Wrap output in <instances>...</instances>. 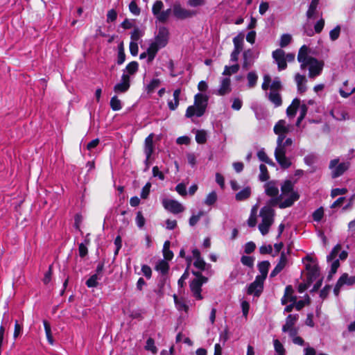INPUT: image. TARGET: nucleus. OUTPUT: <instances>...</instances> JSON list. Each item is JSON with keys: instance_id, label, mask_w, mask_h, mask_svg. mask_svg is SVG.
I'll list each match as a JSON object with an SVG mask.
<instances>
[{"instance_id": "6e6552de", "label": "nucleus", "mask_w": 355, "mask_h": 355, "mask_svg": "<svg viewBox=\"0 0 355 355\" xmlns=\"http://www.w3.org/2000/svg\"><path fill=\"white\" fill-rule=\"evenodd\" d=\"M162 205L166 210L175 214L184 211V206L175 200L164 198L162 200Z\"/></svg>"}, {"instance_id": "f03ea898", "label": "nucleus", "mask_w": 355, "mask_h": 355, "mask_svg": "<svg viewBox=\"0 0 355 355\" xmlns=\"http://www.w3.org/2000/svg\"><path fill=\"white\" fill-rule=\"evenodd\" d=\"M293 144V139L287 138L286 140L282 137L277 139V146L275 150V157L277 163L283 168H288L291 166V159L286 156L287 147Z\"/></svg>"}, {"instance_id": "e433bc0d", "label": "nucleus", "mask_w": 355, "mask_h": 355, "mask_svg": "<svg viewBox=\"0 0 355 355\" xmlns=\"http://www.w3.org/2000/svg\"><path fill=\"white\" fill-rule=\"evenodd\" d=\"M186 259L188 261L187 268L186 269V270L184 271L183 275L181 276V277L179 279L178 282L179 286H180V287H183L184 286L185 280L189 277L188 268H189V265H190V263L191 262V257H187Z\"/></svg>"}, {"instance_id": "f3484780", "label": "nucleus", "mask_w": 355, "mask_h": 355, "mask_svg": "<svg viewBox=\"0 0 355 355\" xmlns=\"http://www.w3.org/2000/svg\"><path fill=\"white\" fill-rule=\"evenodd\" d=\"M232 92L231 80L230 77L220 78L218 89L216 94L219 96H225L229 94Z\"/></svg>"}, {"instance_id": "4468645a", "label": "nucleus", "mask_w": 355, "mask_h": 355, "mask_svg": "<svg viewBox=\"0 0 355 355\" xmlns=\"http://www.w3.org/2000/svg\"><path fill=\"white\" fill-rule=\"evenodd\" d=\"M309 49L306 45H303L299 50L297 60L300 63V68L304 69L307 67V63L313 57L309 55Z\"/></svg>"}, {"instance_id": "9b49d317", "label": "nucleus", "mask_w": 355, "mask_h": 355, "mask_svg": "<svg viewBox=\"0 0 355 355\" xmlns=\"http://www.w3.org/2000/svg\"><path fill=\"white\" fill-rule=\"evenodd\" d=\"M323 62L322 61H319L315 58L310 59L309 62L307 63V67L309 70V77L314 78L320 74L322 68H323Z\"/></svg>"}, {"instance_id": "2eb2a0df", "label": "nucleus", "mask_w": 355, "mask_h": 355, "mask_svg": "<svg viewBox=\"0 0 355 355\" xmlns=\"http://www.w3.org/2000/svg\"><path fill=\"white\" fill-rule=\"evenodd\" d=\"M173 12L175 17L184 19L196 15V12L182 8L180 4L175 3L173 6Z\"/></svg>"}, {"instance_id": "aec40b11", "label": "nucleus", "mask_w": 355, "mask_h": 355, "mask_svg": "<svg viewBox=\"0 0 355 355\" xmlns=\"http://www.w3.org/2000/svg\"><path fill=\"white\" fill-rule=\"evenodd\" d=\"M287 257L284 252H282L279 262L270 272V277H274L277 275L287 266Z\"/></svg>"}, {"instance_id": "a878e982", "label": "nucleus", "mask_w": 355, "mask_h": 355, "mask_svg": "<svg viewBox=\"0 0 355 355\" xmlns=\"http://www.w3.org/2000/svg\"><path fill=\"white\" fill-rule=\"evenodd\" d=\"M270 265V262L268 261H263L260 262L258 264V269H259L261 275H257V277H260L261 279L265 280L267 277V275H268Z\"/></svg>"}, {"instance_id": "dca6fc26", "label": "nucleus", "mask_w": 355, "mask_h": 355, "mask_svg": "<svg viewBox=\"0 0 355 355\" xmlns=\"http://www.w3.org/2000/svg\"><path fill=\"white\" fill-rule=\"evenodd\" d=\"M264 281V279L256 277L255 280L250 284L248 288V293L249 295L259 296L263 291Z\"/></svg>"}, {"instance_id": "4c0bfd02", "label": "nucleus", "mask_w": 355, "mask_h": 355, "mask_svg": "<svg viewBox=\"0 0 355 355\" xmlns=\"http://www.w3.org/2000/svg\"><path fill=\"white\" fill-rule=\"evenodd\" d=\"M43 324H44L45 333H46V336L48 342L51 345H53V338L52 334H51V326L46 320H44Z\"/></svg>"}, {"instance_id": "20e7f679", "label": "nucleus", "mask_w": 355, "mask_h": 355, "mask_svg": "<svg viewBox=\"0 0 355 355\" xmlns=\"http://www.w3.org/2000/svg\"><path fill=\"white\" fill-rule=\"evenodd\" d=\"M261 218V222L259 225V230L262 235H266L269 232L270 226L274 223L275 211L268 206L262 207L259 212Z\"/></svg>"}, {"instance_id": "e2e57ef3", "label": "nucleus", "mask_w": 355, "mask_h": 355, "mask_svg": "<svg viewBox=\"0 0 355 355\" xmlns=\"http://www.w3.org/2000/svg\"><path fill=\"white\" fill-rule=\"evenodd\" d=\"M130 11L135 15H139L140 13V9L137 6L136 2L132 1L130 2L129 5Z\"/></svg>"}, {"instance_id": "ddd939ff", "label": "nucleus", "mask_w": 355, "mask_h": 355, "mask_svg": "<svg viewBox=\"0 0 355 355\" xmlns=\"http://www.w3.org/2000/svg\"><path fill=\"white\" fill-rule=\"evenodd\" d=\"M169 32L167 28L164 26L159 27L158 33L155 37L154 42L159 47L164 48L168 42Z\"/></svg>"}, {"instance_id": "a19ab883", "label": "nucleus", "mask_w": 355, "mask_h": 355, "mask_svg": "<svg viewBox=\"0 0 355 355\" xmlns=\"http://www.w3.org/2000/svg\"><path fill=\"white\" fill-rule=\"evenodd\" d=\"M260 174H259V180L262 182L266 181L269 179V175L268 172L267 167L264 164H261L259 166Z\"/></svg>"}, {"instance_id": "473e14b6", "label": "nucleus", "mask_w": 355, "mask_h": 355, "mask_svg": "<svg viewBox=\"0 0 355 355\" xmlns=\"http://www.w3.org/2000/svg\"><path fill=\"white\" fill-rule=\"evenodd\" d=\"M248 86L250 88H253L256 85L258 80V76L254 71H250L247 75Z\"/></svg>"}, {"instance_id": "9d476101", "label": "nucleus", "mask_w": 355, "mask_h": 355, "mask_svg": "<svg viewBox=\"0 0 355 355\" xmlns=\"http://www.w3.org/2000/svg\"><path fill=\"white\" fill-rule=\"evenodd\" d=\"M355 284V276H349L347 273H344L342 276L338 279L334 292L336 295L339 294V292L344 285L352 286Z\"/></svg>"}, {"instance_id": "58836bf2", "label": "nucleus", "mask_w": 355, "mask_h": 355, "mask_svg": "<svg viewBox=\"0 0 355 355\" xmlns=\"http://www.w3.org/2000/svg\"><path fill=\"white\" fill-rule=\"evenodd\" d=\"M160 85V80L157 78L153 79L148 85H146V90L148 93H152Z\"/></svg>"}, {"instance_id": "de8ad7c7", "label": "nucleus", "mask_w": 355, "mask_h": 355, "mask_svg": "<svg viewBox=\"0 0 355 355\" xmlns=\"http://www.w3.org/2000/svg\"><path fill=\"white\" fill-rule=\"evenodd\" d=\"M341 250L340 245L338 244L336 245L332 251L331 252L330 254L327 256V261H331L335 259L338 255V254L340 252Z\"/></svg>"}, {"instance_id": "4be33fe9", "label": "nucleus", "mask_w": 355, "mask_h": 355, "mask_svg": "<svg viewBox=\"0 0 355 355\" xmlns=\"http://www.w3.org/2000/svg\"><path fill=\"white\" fill-rule=\"evenodd\" d=\"M243 43L244 35L243 33H240L233 38L234 49L232 51L240 54L243 49Z\"/></svg>"}, {"instance_id": "393cba45", "label": "nucleus", "mask_w": 355, "mask_h": 355, "mask_svg": "<svg viewBox=\"0 0 355 355\" xmlns=\"http://www.w3.org/2000/svg\"><path fill=\"white\" fill-rule=\"evenodd\" d=\"M181 94L180 89H177L173 92V101H168V106L171 110H175L179 105L180 96Z\"/></svg>"}, {"instance_id": "72a5a7b5", "label": "nucleus", "mask_w": 355, "mask_h": 355, "mask_svg": "<svg viewBox=\"0 0 355 355\" xmlns=\"http://www.w3.org/2000/svg\"><path fill=\"white\" fill-rule=\"evenodd\" d=\"M138 70V63L137 62H130L125 67V69L124 70L123 73L125 74H128L130 76V75H133L137 72Z\"/></svg>"}, {"instance_id": "39448f33", "label": "nucleus", "mask_w": 355, "mask_h": 355, "mask_svg": "<svg viewBox=\"0 0 355 355\" xmlns=\"http://www.w3.org/2000/svg\"><path fill=\"white\" fill-rule=\"evenodd\" d=\"M193 274L196 277L193 279L189 284L190 290L192 293L193 296L198 300L203 299L201 295L202 286L207 282V278L202 276L201 273L198 272L193 271Z\"/></svg>"}, {"instance_id": "680f3d73", "label": "nucleus", "mask_w": 355, "mask_h": 355, "mask_svg": "<svg viewBox=\"0 0 355 355\" xmlns=\"http://www.w3.org/2000/svg\"><path fill=\"white\" fill-rule=\"evenodd\" d=\"M347 192V189L345 188H336L331 190V196L335 198L337 196L345 194Z\"/></svg>"}, {"instance_id": "1a4fd4ad", "label": "nucleus", "mask_w": 355, "mask_h": 355, "mask_svg": "<svg viewBox=\"0 0 355 355\" xmlns=\"http://www.w3.org/2000/svg\"><path fill=\"white\" fill-rule=\"evenodd\" d=\"M329 168L333 178H337L348 168V164L345 162H339L338 159H332L329 163Z\"/></svg>"}, {"instance_id": "c756f323", "label": "nucleus", "mask_w": 355, "mask_h": 355, "mask_svg": "<svg viewBox=\"0 0 355 355\" xmlns=\"http://www.w3.org/2000/svg\"><path fill=\"white\" fill-rule=\"evenodd\" d=\"M320 0H312L306 11V17L311 19L315 17Z\"/></svg>"}, {"instance_id": "7c9ffc66", "label": "nucleus", "mask_w": 355, "mask_h": 355, "mask_svg": "<svg viewBox=\"0 0 355 355\" xmlns=\"http://www.w3.org/2000/svg\"><path fill=\"white\" fill-rule=\"evenodd\" d=\"M251 195V189L249 187H247L238 192L235 198L237 201H243L246 199H248Z\"/></svg>"}, {"instance_id": "69168bd1", "label": "nucleus", "mask_w": 355, "mask_h": 355, "mask_svg": "<svg viewBox=\"0 0 355 355\" xmlns=\"http://www.w3.org/2000/svg\"><path fill=\"white\" fill-rule=\"evenodd\" d=\"M142 36V32L139 28H135L131 33V41L137 42V40Z\"/></svg>"}, {"instance_id": "13d9d810", "label": "nucleus", "mask_w": 355, "mask_h": 355, "mask_svg": "<svg viewBox=\"0 0 355 355\" xmlns=\"http://www.w3.org/2000/svg\"><path fill=\"white\" fill-rule=\"evenodd\" d=\"M270 83H271V78H270V75H268V74L264 75L263 76V83L261 85L262 89L265 90V91L268 89L270 86Z\"/></svg>"}, {"instance_id": "603ef678", "label": "nucleus", "mask_w": 355, "mask_h": 355, "mask_svg": "<svg viewBox=\"0 0 355 355\" xmlns=\"http://www.w3.org/2000/svg\"><path fill=\"white\" fill-rule=\"evenodd\" d=\"M340 26H336L333 30L329 32V37L331 41L336 40L340 35Z\"/></svg>"}, {"instance_id": "37998d69", "label": "nucleus", "mask_w": 355, "mask_h": 355, "mask_svg": "<svg viewBox=\"0 0 355 355\" xmlns=\"http://www.w3.org/2000/svg\"><path fill=\"white\" fill-rule=\"evenodd\" d=\"M217 200V194L216 191H211L209 193L205 200V204L207 205H214Z\"/></svg>"}, {"instance_id": "c03bdc74", "label": "nucleus", "mask_w": 355, "mask_h": 355, "mask_svg": "<svg viewBox=\"0 0 355 355\" xmlns=\"http://www.w3.org/2000/svg\"><path fill=\"white\" fill-rule=\"evenodd\" d=\"M125 53H124L123 44V42H121L119 45V52H118L117 63L119 64H123L124 62V61H125Z\"/></svg>"}, {"instance_id": "774afa93", "label": "nucleus", "mask_w": 355, "mask_h": 355, "mask_svg": "<svg viewBox=\"0 0 355 355\" xmlns=\"http://www.w3.org/2000/svg\"><path fill=\"white\" fill-rule=\"evenodd\" d=\"M331 114L332 116L338 119V120H345L346 119L347 117V113H345V112H339V111H336V112L334 111H332L331 112Z\"/></svg>"}, {"instance_id": "c85d7f7f", "label": "nucleus", "mask_w": 355, "mask_h": 355, "mask_svg": "<svg viewBox=\"0 0 355 355\" xmlns=\"http://www.w3.org/2000/svg\"><path fill=\"white\" fill-rule=\"evenodd\" d=\"M268 98L275 107H279L282 103V97L279 92H270L268 94Z\"/></svg>"}, {"instance_id": "ea45409f", "label": "nucleus", "mask_w": 355, "mask_h": 355, "mask_svg": "<svg viewBox=\"0 0 355 355\" xmlns=\"http://www.w3.org/2000/svg\"><path fill=\"white\" fill-rule=\"evenodd\" d=\"M110 107L114 111H118L121 109V102L116 96L111 98Z\"/></svg>"}, {"instance_id": "bf43d9fd", "label": "nucleus", "mask_w": 355, "mask_h": 355, "mask_svg": "<svg viewBox=\"0 0 355 355\" xmlns=\"http://www.w3.org/2000/svg\"><path fill=\"white\" fill-rule=\"evenodd\" d=\"M291 41V36L289 34H284L280 39L279 45L282 47L287 46Z\"/></svg>"}, {"instance_id": "5701e85b", "label": "nucleus", "mask_w": 355, "mask_h": 355, "mask_svg": "<svg viewBox=\"0 0 355 355\" xmlns=\"http://www.w3.org/2000/svg\"><path fill=\"white\" fill-rule=\"evenodd\" d=\"M192 253L195 259V261L193 262L194 266L200 270H204L205 269L206 263L201 258L200 251L198 249H193Z\"/></svg>"}, {"instance_id": "5fc2aeb1", "label": "nucleus", "mask_w": 355, "mask_h": 355, "mask_svg": "<svg viewBox=\"0 0 355 355\" xmlns=\"http://www.w3.org/2000/svg\"><path fill=\"white\" fill-rule=\"evenodd\" d=\"M89 244V241L85 240V244L80 243L78 246L79 255L81 257H84L87 254V245Z\"/></svg>"}, {"instance_id": "0eeeda50", "label": "nucleus", "mask_w": 355, "mask_h": 355, "mask_svg": "<svg viewBox=\"0 0 355 355\" xmlns=\"http://www.w3.org/2000/svg\"><path fill=\"white\" fill-rule=\"evenodd\" d=\"M299 315L297 314H290L286 318L285 324L282 327L284 332H288L291 337H294L297 334L298 330L294 326L298 320Z\"/></svg>"}, {"instance_id": "3c124183", "label": "nucleus", "mask_w": 355, "mask_h": 355, "mask_svg": "<svg viewBox=\"0 0 355 355\" xmlns=\"http://www.w3.org/2000/svg\"><path fill=\"white\" fill-rule=\"evenodd\" d=\"M98 279L97 274L93 275L87 279L86 285L89 288L96 287L98 285Z\"/></svg>"}, {"instance_id": "864d4df0", "label": "nucleus", "mask_w": 355, "mask_h": 355, "mask_svg": "<svg viewBox=\"0 0 355 355\" xmlns=\"http://www.w3.org/2000/svg\"><path fill=\"white\" fill-rule=\"evenodd\" d=\"M274 348L277 354H285L286 350L283 345L277 339L274 340Z\"/></svg>"}, {"instance_id": "79ce46f5", "label": "nucleus", "mask_w": 355, "mask_h": 355, "mask_svg": "<svg viewBox=\"0 0 355 355\" xmlns=\"http://www.w3.org/2000/svg\"><path fill=\"white\" fill-rule=\"evenodd\" d=\"M163 6H164V4L162 1L157 0L154 3L153 8H152V12L156 17L161 12V10L163 8Z\"/></svg>"}, {"instance_id": "f704fd0d", "label": "nucleus", "mask_w": 355, "mask_h": 355, "mask_svg": "<svg viewBox=\"0 0 355 355\" xmlns=\"http://www.w3.org/2000/svg\"><path fill=\"white\" fill-rule=\"evenodd\" d=\"M169 268L168 263L165 260H160L156 265L155 269L157 271L161 272L162 274H165L168 272Z\"/></svg>"}, {"instance_id": "bb28decb", "label": "nucleus", "mask_w": 355, "mask_h": 355, "mask_svg": "<svg viewBox=\"0 0 355 355\" xmlns=\"http://www.w3.org/2000/svg\"><path fill=\"white\" fill-rule=\"evenodd\" d=\"M162 49L159 47L157 44H155L154 42H152L149 47L147 49V53H148V62H151L155 58L157 51Z\"/></svg>"}, {"instance_id": "09e8293b", "label": "nucleus", "mask_w": 355, "mask_h": 355, "mask_svg": "<svg viewBox=\"0 0 355 355\" xmlns=\"http://www.w3.org/2000/svg\"><path fill=\"white\" fill-rule=\"evenodd\" d=\"M173 297L176 308L179 311H187L188 310V306L183 301L178 300L175 295L173 296Z\"/></svg>"}, {"instance_id": "338daca9", "label": "nucleus", "mask_w": 355, "mask_h": 355, "mask_svg": "<svg viewBox=\"0 0 355 355\" xmlns=\"http://www.w3.org/2000/svg\"><path fill=\"white\" fill-rule=\"evenodd\" d=\"M324 26V19L321 18L317 21V23L314 26L315 32L316 33H320L322 31Z\"/></svg>"}, {"instance_id": "f257e3e1", "label": "nucleus", "mask_w": 355, "mask_h": 355, "mask_svg": "<svg viewBox=\"0 0 355 355\" xmlns=\"http://www.w3.org/2000/svg\"><path fill=\"white\" fill-rule=\"evenodd\" d=\"M294 184L291 180H286L281 187L282 193L275 200H272L270 203L275 205L280 201L279 207L284 209L291 207L299 199V194L293 189Z\"/></svg>"}, {"instance_id": "cd10ccee", "label": "nucleus", "mask_w": 355, "mask_h": 355, "mask_svg": "<svg viewBox=\"0 0 355 355\" xmlns=\"http://www.w3.org/2000/svg\"><path fill=\"white\" fill-rule=\"evenodd\" d=\"M300 105V101L298 98H295L291 105L287 108L286 114L288 117H293L296 114L297 110Z\"/></svg>"}, {"instance_id": "0e129e2a", "label": "nucleus", "mask_w": 355, "mask_h": 355, "mask_svg": "<svg viewBox=\"0 0 355 355\" xmlns=\"http://www.w3.org/2000/svg\"><path fill=\"white\" fill-rule=\"evenodd\" d=\"M241 261L243 265L248 267H252L254 264V259L251 257L243 256Z\"/></svg>"}, {"instance_id": "6e6d98bb", "label": "nucleus", "mask_w": 355, "mask_h": 355, "mask_svg": "<svg viewBox=\"0 0 355 355\" xmlns=\"http://www.w3.org/2000/svg\"><path fill=\"white\" fill-rule=\"evenodd\" d=\"M248 224L250 227H254L257 224L256 211L254 208L251 211L250 216L248 220Z\"/></svg>"}, {"instance_id": "c9c22d12", "label": "nucleus", "mask_w": 355, "mask_h": 355, "mask_svg": "<svg viewBox=\"0 0 355 355\" xmlns=\"http://www.w3.org/2000/svg\"><path fill=\"white\" fill-rule=\"evenodd\" d=\"M257 157L261 161L264 162L270 166L275 165V163L268 157L267 154L263 150H260L258 151Z\"/></svg>"}, {"instance_id": "4d7b16f0", "label": "nucleus", "mask_w": 355, "mask_h": 355, "mask_svg": "<svg viewBox=\"0 0 355 355\" xmlns=\"http://www.w3.org/2000/svg\"><path fill=\"white\" fill-rule=\"evenodd\" d=\"M171 12V9H167L166 10L161 12L156 18L160 21H165L168 19Z\"/></svg>"}, {"instance_id": "412c9836", "label": "nucleus", "mask_w": 355, "mask_h": 355, "mask_svg": "<svg viewBox=\"0 0 355 355\" xmlns=\"http://www.w3.org/2000/svg\"><path fill=\"white\" fill-rule=\"evenodd\" d=\"M265 193L270 197H277L279 194V188L277 184L274 181L267 182L264 185Z\"/></svg>"}, {"instance_id": "a211bd4d", "label": "nucleus", "mask_w": 355, "mask_h": 355, "mask_svg": "<svg viewBox=\"0 0 355 355\" xmlns=\"http://www.w3.org/2000/svg\"><path fill=\"white\" fill-rule=\"evenodd\" d=\"M130 86V77L128 74L123 73L121 81L114 87V91L116 93H124L129 89Z\"/></svg>"}, {"instance_id": "423d86ee", "label": "nucleus", "mask_w": 355, "mask_h": 355, "mask_svg": "<svg viewBox=\"0 0 355 355\" xmlns=\"http://www.w3.org/2000/svg\"><path fill=\"white\" fill-rule=\"evenodd\" d=\"M259 52L249 49L245 50L242 54V67L244 70H248L254 64L255 60L259 57Z\"/></svg>"}, {"instance_id": "2f4dec72", "label": "nucleus", "mask_w": 355, "mask_h": 355, "mask_svg": "<svg viewBox=\"0 0 355 355\" xmlns=\"http://www.w3.org/2000/svg\"><path fill=\"white\" fill-rule=\"evenodd\" d=\"M240 69L239 65L236 63L232 66H225L224 71L223 72V76H230L232 74L236 73L239 71Z\"/></svg>"}, {"instance_id": "49530a36", "label": "nucleus", "mask_w": 355, "mask_h": 355, "mask_svg": "<svg viewBox=\"0 0 355 355\" xmlns=\"http://www.w3.org/2000/svg\"><path fill=\"white\" fill-rule=\"evenodd\" d=\"M282 89V83L278 78H275L272 83H270V92H279Z\"/></svg>"}, {"instance_id": "8fccbe9b", "label": "nucleus", "mask_w": 355, "mask_h": 355, "mask_svg": "<svg viewBox=\"0 0 355 355\" xmlns=\"http://www.w3.org/2000/svg\"><path fill=\"white\" fill-rule=\"evenodd\" d=\"M145 348L146 350L150 351L153 354H156L157 352V349L155 345L154 340L151 338L147 340Z\"/></svg>"}, {"instance_id": "7ed1b4c3", "label": "nucleus", "mask_w": 355, "mask_h": 355, "mask_svg": "<svg viewBox=\"0 0 355 355\" xmlns=\"http://www.w3.org/2000/svg\"><path fill=\"white\" fill-rule=\"evenodd\" d=\"M208 96L205 94L198 93L194 96V103L187 107L185 113L187 118L191 119L193 116H202L207 107Z\"/></svg>"}, {"instance_id": "052dcab7", "label": "nucleus", "mask_w": 355, "mask_h": 355, "mask_svg": "<svg viewBox=\"0 0 355 355\" xmlns=\"http://www.w3.org/2000/svg\"><path fill=\"white\" fill-rule=\"evenodd\" d=\"M285 57V52L282 49H277L272 53V58L275 62L282 59Z\"/></svg>"}, {"instance_id": "b1692460", "label": "nucleus", "mask_w": 355, "mask_h": 355, "mask_svg": "<svg viewBox=\"0 0 355 355\" xmlns=\"http://www.w3.org/2000/svg\"><path fill=\"white\" fill-rule=\"evenodd\" d=\"M295 81L297 84L298 92L302 94L306 90V77L300 73H296L295 76Z\"/></svg>"}, {"instance_id": "f8f14e48", "label": "nucleus", "mask_w": 355, "mask_h": 355, "mask_svg": "<svg viewBox=\"0 0 355 355\" xmlns=\"http://www.w3.org/2000/svg\"><path fill=\"white\" fill-rule=\"evenodd\" d=\"M291 126L284 120H279L274 126V132L278 135L277 138L282 137L285 139L286 135L291 131Z\"/></svg>"}, {"instance_id": "a18cd8bd", "label": "nucleus", "mask_w": 355, "mask_h": 355, "mask_svg": "<svg viewBox=\"0 0 355 355\" xmlns=\"http://www.w3.org/2000/svg\"><path fill=\"white\" fill-rule=\"evenodd\" d=\"M196 141L198 144H204L207 141V134L203 130H198L196 134Z\"/></svg>"}, {"instance_id": "6ab92c4d", "label": "nucleus", "mask_w": 355, "mask_h": 355, "mask_svg": "<svg viewBox=\"0 0 355 355\" xmlns=\"http://www.w3.org/2000/svg\"><path fill=\"white\" fill-rule=\"evenodd\" d=\"M153 138L154 135L151 133L146 138L144 141V153L146 155V163L147 166H148L149 159L154 150Z\"/></svg>"}]
</instances>
